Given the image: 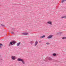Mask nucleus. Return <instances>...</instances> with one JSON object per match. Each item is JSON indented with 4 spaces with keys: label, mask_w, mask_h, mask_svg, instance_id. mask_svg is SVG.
Wrapping results in <instances>:
<instances>
[{
    "label": "nucleus",
    "mask_w": 66,
    "mask_h": 66,
    "mask_svg": "<svg viewBox=\"0 0 66 66\" xmlns=\"http://www.w3.org/2000/svg\"><path fill=\"white\" fill-rule=\"evenodd\" d=\"M16 44V42L15 41H13L12 42H11L9 44V46H10L11 45H15Z\"/></svg>",
    "instance_id": "nucleus-1"
},
{
    "label": "nucleus",
    "mask_w": 66,
    "mask_h": 66,
    "mask_svg": "<svg viewBox=\"0 0 66 66\" xmlns=\"http://www.w3.org/2000/svg\"><path fill=\"white\" fill-rule=\"evenodd\" d=\"M18 61H21L22 62V64H25V62H24L23 60V59L21 58H18L17 59Z\"/></svg>",
    "instance_id": "nucleus-2"
},
{
    "label": "nucleus",
    "mask_w": 66,
    "mask_h": 66,
    "mask_svg": "<svg viewBox=\"0 0 66 66\" xmlns=\"http://www.w3.org/2000/svg\"><path fill=\"white\" fill-rule=\"evenodd\" d=\"M11 59L13 60H16V58L15 56H12L11 57Z\"/></svg>",
    "instance_id": "nucleus-3"
},
{
    "label": "nucleus",
    "mask_w": 66,
    "mask_h": 66,
    "mask_svg": "<svg viewBox=\"0 0 66 66\" xmlns=\"http://www.w3.org/2000/svg\"><path fill=\"white\" fill-rule=\"evenodd\" d=\"M53 36V35H50L49 36H48L47 37V38L48 39H49L50 38H52Z\"/></svg>",
    "instance_id": "nucleus-4"
},
{
    "label": "nucleus",
    "mask_w": 66,
    "mask_h": 66,
    "mask_svg": "<svg viewBox=\"0 0 66 66\" xmlns=\"http://www.w3.org/2000/svg\"><path fill=\"white\" fill-rule=\"evenodd\" d=\"M48 24H50V25H52V22L51 21H48L47 22Z\"/></svg>",
    "instance_id": "nucleus-5"
},
{
    "label": "nucleus",
    "mask_w": 66,
    "mask_h": 66,
    "mask_svg": "<svg viewBox=\"0 0 66 66\" xmlns=\"http://www.w3.org/2000/svg\"><path fill=\"white\" fill-rule=\"evenodd\" d=\"M29 33L28 32H24L22 33V35H28Z\"/></svg>",
    "instance_id": "nucleus-6"
},
{
    "label": "nucleus",
    "mask_w": 66,
    "mask_h": 66,
    "mask_svg": "<svg viewBox=\"0 0 66 66\" xmlns=\"http://www.w3.org/2000/svg\"><path fill=\"white\" fill-rule=\"evenodd\" d=\"M3 46V44L1 43H0V48L1 49L2 48V46Z\"/></svg>",
    "instance_id": "nucleus-7"
},
{
    "label": "nucleus",
    "mask_w": 66,
    "mask_h": 66,
    "mask_svg": "<svg viewBox=\"0 0 66 66\" xmlns=\"http://www.w3.org/2000/svg\"><path fill=\"white\" fill-rule=\"evenodd\" d=\"M21 44V43L20 42H19V43H17L16 45H17V46H18L20 45V44Z\"/></svg>",
    "instance_id": "nucleus-8"
},
{
    "label": "nucleus",
    "mask_w": 66,
    "mask_h": 66,
    "mask_svg": "<svg viewBox=\"0 0 66 66\" xmlns=\"http://www.w3.org/2000/svg\"><path fill=\"white\" fill-rule=\"evenodd\" d=\"M46 37V36L45 35H43V36H41L40 37V38H44V37Z\"/></svg>",
    "instance_id": "nucleus-9"
},
{
    "label": "nucleus",
    "mask_w": 66,
    "mask_h": 66,
    "mask_svg": "<svg viewBox=\"0 0 66 66\" xmlns=\"http://www.w3.org/2000/svg\"><path fill=\"white\" fill-rule=\"evenodd\" d=\"M37 44H38V42H37V41H36V42L35 43V46H36Z\"/></svg>",
    "instance_id": "nucleus-10"
},
{
    "label": "nucleus",
    "mask_w": 66,
    "mask_h": 66,
    "mask_svg": "<svg viewBox=\"0 0 66 66\" xmlns=\"http://www.w3.org/2000/svg\"><path fill=\"white\" fill-rule=\"evenodd\" d=\"M62 0V1L61 2L62 3H63L64 2H65V1H66V0Z\"/></svg>",
    "instance_id": "nucleus-11"
},
{
    "label": "nucleus",
    "mask_w": 66,
    "mask_h": 66,
    "mask_svg": "<svg viewBox=\"0 0 66 66\" xmlns=\"http://www.w3.org/2000/svg\"><path fill=\"white\" fill-rule=\"evenodd\" d=\"M62 39H66V37H63L62 38Z\"/></svg>",
    "instance_id": "nucleus-12"
},
{
    "label": "nucleus",
    "mask_w": 66,
    "mask_h": 66,
    "mask_svg": "<svg viewBox=\"0 0 66 66\" xmlns=\"http://www.w3.org/2000/svg\"><path fill=\"white\" fill-rule=\"evenodd\" d=\"M57 33L58 34H61L63 33V32H58Z\"/></svg>",
    "instance_id": "nucleus-13"
},
{
    "label": "nucleus",
    "mask_w": 66,
    "mask_h": 66,
    "mask_svg": "<svg viewBox=\"0 0 66 66\" xmlns=\"http://www.w3.org/2000/svg\"><path fill=\"white\" fill-rule=\"evenodd\" d=\"M48 60L50 61H51V60H52V59L50 57H49L48 58Z\"/></svg>",
    "instance_id": "nucleus-14"
},
{
    "label": "nucleus",
    "mask_w": 66,
    "mask_h": 66,
    "mask_svg": "<svg viewBox=\"0 0 66 66\" xmlns=\"http://www.w3.org/2000/svg\"><path fill=\"white\" fill-rule=\"evenodd\" d=\"M66 18V15H65L63 16H62L61 17L62 18Z\"/></svg>",
    "instance_id": "nucleus-15"
},
{
    "label": "nucleus",
    "mask_w": 66,
    "mask_h": 66,
    "mask_svg": "<svg viewBox=\"0 0 66 66\" xmlns=\"http://www.w3.org/2000/svg\"><path fill=\"white\" fill-rule=\"evenodd\" d=\"M53 55L54 56H56V54L53 53Z\"/></svg>",
    "instance_id": "nucleus-16"
},
{
    "label": "nucleus",
    "mask_w": 66,
    "mask_h": 66,
    "mask_svg": "<svg viewBox=\"0 0 66 66\" xmlns=\"http://www.w3.org/2000/svg\"><path fill=\"white\" fill-rule=\"evenodd\" d=\"M11 34H15V33H14V32L12 31V32H11Z\"/></svg>",
    "instance_id": "nucleus-17"
},
{
    "label": "nucleus",
    "mask_w": 66,
    "mask_h": 66,
    "mask_svg": "<svg viewBox=\"0 0 66 66\" xmlns=\"http://www.w3.org/2000/svg\"><path fill=\"white\" fill-rule=\"evenodd\" d=\"M12 30L13 31H15V29L14 28H13L12 29Z\"/></svg>",
    "instance_id": "nucleus-18"
},
{
    "label": "nucleus",
    "mask_w": 66,
    "mask_h": 66,
    "mask_svg": "<svg viewBox=\"0 0 66 66\" xmlns=\"http://www.w3.org/2000/svg\"><path fill=\"white\" fill-rule=\"evenodd\" d=\"M1 25L2 26V27H5V25L2 24H1Z\"/></svg>",
    "instance_id": "nucleus-19"
},
{
    "label": "nucleus",
    "mask_w": 66,
    "mask_h": 66,
    "mask_svg": "<svg viewBox=\"0 0 66 66\" xmlns=\"http://www.w3.org/2000/svg\"><path fill=\"white\" fill-rule=\"evenodd\" d=\"M47 60V58H46V59H45V62H47V60Z\"/></svg>",
    "instance_id": "nucleus-20"
},
{
    "label": "nucleus",
    "mask_w": 66,
    "mask_h": 66,
    "mask_svg": "<svg viewBox=\"0 0 66 66\" xmlns=\"http://www.w3.org/2000/svg\"><path fill=\"white\" fill-rule=\"evenodd\" d=\"M30 43L31 44H33V42L31 41L30 42Z\"/></svg>",
    "instance_id": "nucleus-21"
},
{
    "label": "nucleus",
    "mask_w": 66,
    "mask_h": 66,
    "mask_svg": "<svg viewBox=\"0 0 66 66\" xmlns=\"http://www.w3.org/2000/svg\"><path fill=\"white\" fill-rule=\"evenodd\" d=\"M46 44H47V45H49V43H46Z\"/></svg>",
    "instance_id": "nucleus-22"
},
{
    "label": "nucleus",
    "mask_w": 66,
    "mask_h": 66,
    "mask_svg": "<svg viewBox=\"0 0 66 66\" xmlns=\"http://www.w3.org/2000/svg\"><path fill=\"white\" fill-rule=\"evenodd\" d=\"M0 60H2V59H0Z\"/></svg>",
    "instance_id": "nucleus-23"
},
{
    "label": "nucleus",
    "mask_w": 66,
    "mask_h": 66,
    "mask_svg": "<svg viewBox=\"0 0 66 66\" xmlns=\"http://www.w3.org/2000/svg\"><path fill=\"white\" fill-rule=\"evenodd\" d=\"M0 56H1L0 55Z\"/></svg>",
    "instance_id": "nucleus-24"
},
{
    "label": "nucleus",
    "mask_w": 66,
    "mask_h": 66,
    "mask_svg": "<svg viewBox=\"0 0 66 66\" xmlns=\"http://www.w3.org/2000/svg\"><path fill=\"white\" fill-rule=\"evenodd\" d=\"M40 42H39V43H40Z\"/></svg>",
    "instance_id": "nucleus-25"
}]
</instances>
